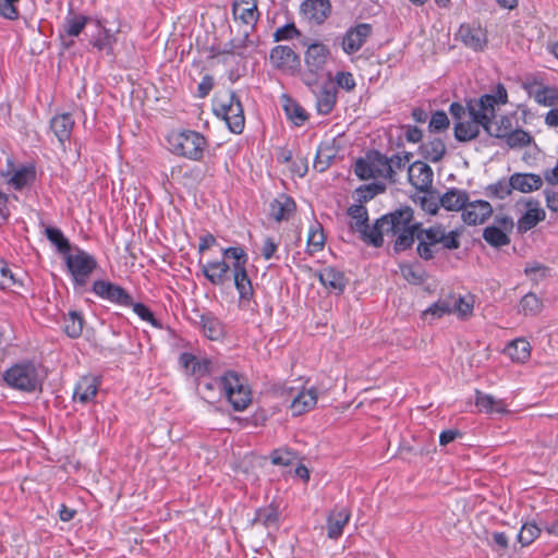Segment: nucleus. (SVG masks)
<instances>
[{
    "mask_svg": "<svg viewBox=\"0 0 558 558\" xmlns=\"http://www.w3.org/2000/svg\"><path fill=\"white\" fill-rule=\"evenodd\" d=\"M222 259L198 260L203 276L213 286H223L232 271L234 287L239 293L240 303L250 302L254 295L252 281L247 275L248 256L242 246L221 248Z\"/></svg>",
    "mask_w": 558,
    "mask_h": 558,
    "instance_id": "1",
    "label": "nucleus"
},
{
    "mask_svg": "<svg viewBox=\"0 0 558 558\" xmlns=\"http://www.w3.org/2000/svg\"><path fill=\"white\" fill-rule=\"evenodd\" d=\"M508 102V93L502 84H498L493 94H484L478 99L468 101V116L454 123V137L459 142H468L480 134V129H487L488 122L496 116V109Z\"/></svg>",
    "mask_w": 558,
    "mask_h": 558,
    "instance_id": "2",
    "label": "nucleus"
},
{
    "mask_svg": "<svg viewBox=\"0 0 558 558\" xmlns=\"http://www.w3.org/2000/svg\"><path fill=\"white\" fill-rule=\"evenodd\" d=\"M2 380L10 389L33 393L41 390L44 378L36 363L23 360L7 368L2 373Z\"/></svg>",
    "mask_w": 558,
    "mask_h": 558,
    "instance_id": "3",
    "label": "nucleus"
},
{
    "mask_svg": "<svg viewBox=\"0 0 558 558\" xmlns=\"http://www.w3.org/2000/svg\"><path fill=\"white\" fill-rule=\"evenodd\" d=\"M389 235L396 236L393 248L397 252L405 251L414 243L420 223L414 221L413 209L409 206L399 208L384 215Z\"/></svg>",
    "mask_w": 558,
    "mask_h": 558,
    "instance_id": "4",
    "label": "nucleus"
},
{
    "mask_svg": "<svg viewBox=\"0 0 558 558\" xmlns=\"http://www.w3.org/2000/svg\"><path fill=\"white\" fill-rule=\"evenodd\" d=\"M172 154L192 161H199L208 146L207 138L199 132L184 129L172 131L167 136Z\"/></svg>",
    "mask_w": 558,
    "mask_h": 558,
    "instance_id": "5",
    "label": "nucleus"
},
{
    "mask_svg": "<svg viewBox=\"0 0 558 558\" xmlns=\"http://www.w3.org/2000/svg\"><path fill=\"white\" fill-rule=\"evenodd\" d=\"M415 238L418 240L417 253L420 257L426 260L435 256L438 252V245L447 250H456L460 245L458 233L454 231L446 232L441 226L417 230Z\"/></svg>",
    "mask_w": 558,
    "mask_h": 558,
    "instance_id": "6",
    "label": "nucleus"
},
{
    "mask_svg": "<svg viewBox=\"0 0 558 558\" xmlns=\"http://www.w3.org/2000/svg\"><path fill=\"white\" fill-rule=\"evenodd\" d=\"M219 387L235 411H243L252 401L246 378L234 371H228L219 377Z\"/></svg>",
    "mask_w": 558,
    "mask_h": 558,
    "instance_id": "7",
    "label": "nucleus"
},
{
    "mask_svg": "<svg viewBox=\"0 0 558 558\" xmlns=\"http://www.w3.org/2000/svg\"><path fill=\"white\" fill-rule=\"evenodd\" d=\"M214 112L226 122L232 133L241 134L243 132L245 124L243 107L234 92L218 97L214 101Z\"/></svg>",
    "mask_w": 558,
    "mask_h": 558,
    "instance_id": "8",
    "label": "nucleus"
},
{
    "mask_svg": "<svg viewBox=\"0 0 558 558\" xmlns=\"http://www.w3.org/2000/svg\"><path fill=\"white\" fill-rule=\"evenodd\" d=\"M66 267L72 276L75 286L83 287L96 268L97 263L93 256L84 251H78L76 254H66Z\"/></svg>",
    "mask_w": 558,
    "mask_h": 558,
    "instance_id": "9",
    "label": "nucleus"
},
{
    "mask_svg": "<svg viewBox=\"0 0 558 558\" xmlns=\"http://www.w3.org/2000/svg\"><path fill=\"white\" fill-rule=\"evenodd\" d=\"M93 292L102 300L120 306H132L134 313L140 316V302L133 303L131 295L120 286L107 280H96L93 283Z\"/></svg>",
    "mask_w": 558,
    "mask_h": 558,
    "instance_id": "10",
    "label": "nucleus"
},
{
    "mask_svg": "<svg viewBox=\"0 0 558 558\" xmlns=\"http://www.w3.org/2000/svg\"><path fill=\"white\" fill-rule=\"evenodd\" d=\"M330 57L331 51L329 47L320 41H313L307 46L304 52V63L313 78L312 81H306V84L315 82L323 74Z\"/></svg>",
    "mask_w": 558,
    "mask_h": 558,
    "instance_id": "11",
    "label": "nucleus"
},
{
    "mask_svg": "<svg viewBox=\"0 0 558 558\" xmlns=\"http://www.w3.org/2000/svg\"><path fill=\"white\" fill-rule=\"evenodd\" d=\"M269 60L274 68L282 72L294 73L300 68L299 54L287 45L275 46L270 50Z\"/></svg>",
    "mask_w": 558,
    "mask_h": 558,
    "instance_id": "12",
    "label": "nucleus"
},
{
    "mask_svg": "<svg viewBox=\"0 0 558 558\" xmlns=\"http://www.w3.org/2000/svg\"><path fill=\"white\" fill-rule=\"evenodd\" d=\"M372 25L368 23H360L350 27L343 35L341 48L345 54L357 52L372 35Z\"/></svg>",
    "mask_w": 558,
    "mask_h": 558,
    "instance_id": "13",
    "label": "nucleus"
},
{
    "mask_svg": "<svg viewBox=\"0 0 558 558\" xmlns=\"http://www.w3.org/2000/svg\"><path fill=\"white\" fill-rule=\"evenodd\" d=\"M179 364L189 376L201 379L214 373V363L207 357H197L196 355L183 352L179 356Z\"/></svg>",
    "mask_w": 558,
    "mask_h": 558,
    "instance_id": "14",
    "label": "nucleus"
},
{
    "mask_svg": "<svg viewBox=\"0 0 558 558\" xmlns=\"http://www.w3.org/2000/svg\"><path fill=\"white\" fill-rule=\"evenodd\" d=\"M331 12L329 0H304L300 7L301 16L310 25H322Z\"/></svg>",
    "mask_w": 558,
    "mask_h": 558,
    "instance_id": "15",
    "label": "nucleus"
},
{
    "mask_svg": "<svg viewBox=\"0 0 558 558\" xmlns=\"http://www.w3.org/2000/svg\"><path fill=\"white\" fill-rule=\"evenodd\" d=\"M493 207L487 201L476 199L465 203L462 210V220L470 226L481 225L492 216Z\"/></svg>",
    "mask_w": 558,
    "mask_h": 558,
    "instance_id": "16",
    "label": "nucleus"
},
{
    "mask_svg": "<svg viewBox=\"0 0 558 558\" xmlns=\"http://www.w3.org/2000/svg\"><path fill=\"white\" fill-rule=\"evenodd\" d=\"M433 170L423 161H415L408 168V178L414 189L426 192L433 184Z\"/></svg>",
    "mask_w": 558,
    "mask_h": 558,
    "instance_id": "17",
    "label": "nucleus"
},
{
    "mask_svg": "<svg viewBox=\"0 0 558 558\" xmlns=\"http://www.w3.org/2000/svg\"><path fill=\"white\" fill-rule=\"evenodd\" d=\"M296 205L294 199L287 194H279L269 204V216L280 222L289 220L294 214Z\"/></svg>",
    "mask_w": 558,
    "mask_h": 558,
    "instance_id": "18",
    "label": "nucleus"
},
{
    "mask_svg": "<svg viewBox=\"0 0 558 558\" xmlns=\"http://www.w3.org/2000/svg\"><path fill=\"white\" fill-rule=\"evenodd\" d=\"M318 395L315 387L303 388L292 399L290 409L294 416L302 415L313 410L317 403Z\"/></svg>",
    "mask_w": 558,
    "mask_h": 558,
    "instance_id": "19",
    "label": "nucleus"
},
{
    "mask_svg": "<svg viewBox=\"0 0 558 558\" xmlns=\"http://www.w3.org/2000/svg\"><path fill=\"white\" fill-rule=\"evenodd\" d=\"M526 210L518 220V229L526 232L533 229L538 222L546 217L545 210L541 207L538 201L530 199L525 203Z\"/></svg>",
    "mask_w": 558,
    "mask_h": 558,
    "instance_id": "20",
    "label": "nucleus"
},
{
    "mask_svg": "<svg viewBox=\"0 0 558 558\" xmlns=\"http://www.w3.org/2000/svg\"><path fill=\"white\" fill-rule=\"evenodd\" d=\"M318 279L326 289L337 294L342 293L347 284L344 274L331 266L324 267L319 270Z\"/></svg>",
    "mask_w": 558,
    "mask_h": 558,
    "instance_id": "21",
    "label": "nucleus"
},
{
    "mask_svg": "<svg viewBox=\"0 0 558 558\" xmlns=\"http://www.w3.org/2000/svg\"><path fill=\"white\" fill-rule=\"evenodd\" d=\"M387 221L384 216L376 219L373 226L368 223L365 226V229L360 231L361 239L367 243L373 245L374 247H380L384 243V234L389 235L388 229L386 228Z\"/></svg>",
    "mask_w": 558,
    "mask_h": 558,
    "instance_id": "22",
    "label": "nucleus"
},
{
    "mask_svg": "<svg viewBox=\"0 0 558 558\" xmlns=\"http://www.w3.org/2000/svg\"><path fill=\"white\" fill-rule=\"evenodd\" d=\"M350 511L347 508L335 509L327 518V536L331 539H338L342 533L343 527L350 520Z\"/></svg>",
    "mask_w": 558,
    "mask_h": 558,
    "instance_id": "23",
    "label": "nucleus"
},
{
    "mask_svg": "<svg viewBox=\"0 0 558 558\" xmlns=\"http://www.w3.org/2000/svg\"><path fill=\"white\" fill-rule=\"evenodd\" d=\"M73 128L74 120L70 113L57 114L50 121V129L62 146L70 140Z\"/></svg>",
    "mask_w": 558,
    "mask_h": 558,
    "instance_id": "24",
    "label": "nucleus"
},
{
    "mask_svg": "<svg viewBox=\"0 0 558 558\" xmlns=\"http://www.w3.org/2000/svg\"><path fill=\"white\" fill-rule=\"evenodd\" d=\"M458 35L463 44L473 50H481L486 45V35L481 27L462 24Z\"/></svg>",
    "mask_w": 558,
    "mask_h": 558,
    "instance_id": "25",
    "label": "nucleus"
},
{
    "mask_svg": "<svg viewBox=\"0 0 558 558\" xmlns=\"http://www.w3.org/2000/svg\"><path fill=\"white\" fill-rule=\"evenodd\" d=\"M99 381L94 376L82 377L74 388L73 399L81 403L92 401L98 391Z\"/></svg>",
    "mask_w": 558,
    "mask_h": 558,
    "instance_id": "26",
    "label": "nucleus"
},
{
    "mask_svg": "<svg viewBox=\"0 0 558 558\" xmlns=\"http://www.w3.org/2000/svg\"><path fill=\"white\" fill-rule=\"evenodd\" d=\"M510 183L512 190L531 193L542 187L543 179L535 173H514L510 177Z\"/></svg>",
    "mask_w": 558,
    "mask_h": 558,
    "instance_id": "27",
    "label": "nucleus"
},
{
    "mask_svg": "<svg viewBox=\"0 0 558 558\" xmlns=\"http://www.w3.org/2000/svg\"><path fill=\"white\" fill-rule=\"evenodd\" d=\"M234 19L241 20L244 24H254L258 20L256 0H234L232 4Z\"/></svg>",
    "mask_w": 558,
    "mask_h": 558,
    "instance_id": "28",
    "label": "nucleus"
},
{
    "mask_svg": "<svg viewBox=\"0 0 558 558\" xmlns=\"http://www.w3.org/2000/svg\"><path fill=\"white\" fill-rule=\"evenodd\" d=\"M368 158L372 163L375 179L395 181V171L392 169V163L389 161V158L378 151L368 154Z\"/></svg>",
    "mask_w": 558,
    "mask_h": 558,
    "instance_id": "29",
    "label": "nucleus"
},
{
    "mask_svg": "<svg viewBox=\"0 0 558 558\" xmlns=\"http://www.w3.org/2000/svg\"><path fill=\"white\" fill-rule=\"evenodd\" d=\"M36 179V170L32 165L22 166L15 169L8 180V184L14 190H22L31 185Z\"/></svg>",
    "mask_w": 558,
    "mask_h": 558,
    "instance_id": "30",
    "label": "nucleus"
},
{
    "mask_svg": "<svg viewBox=\"0 0 558 558\" xmlns=\"http://www.w3.org/2000/svg\"><path fill=\"white\" fill-rule=\"evenodd\" d=\"M527 92L541 106L553 107L558 102V88L556 86L538 85L536 88L530 86Z\"/></svg>",
    "mask_w": 558,
    "mask_h": 558,
    "instance_id": "31",
    "label": "nucleus"
},
{
    "mask_svg": "<svg viewBox=\"0 0 558 558\" xmlns=\"http://www.w3.org/2000/svg\"><path fill=\"white\" fill-rule=\"evenodd\" d=\"M468 193L459 189H450L440 197V205L450 211L463 210L468 201Z\"/></svg>",
    "mask_w": 558,
    "mask_h": 558,
    "instance_id": "32",
    "label": "nucleus"
},
{
    "mask_svg": "<svg viewBox=\"0 0 558 558\" xmlns=\"http://www.w3.org/2000/svg\"><path fill=\"white\" fill-rule=\"evenodd\" d=\"M486 126L487 134L496 138L505 140L517 126V120L514 116H501L495 124L490 121Z\"/></svg>",
    "mask_w": 558,
    "mask_h": 558,
    "instance_id": "33",
    "label": "nucleus"
},
{
    "mask_svg": "<svg viewBox=\"0 0 558 558\" xmlns=\"http://www.w3.org/2000/svg\"><path fill=\"white\" fill-rule=\"evenodd\" d=\"M505 353L517 363H524L531 356V344L523 338L512 340L505 349Z\"/></svg>",
    "mask_w": 558,
    "mask_h": 558,
    "instance_id": "34",
    "label": "nucleus"
},
{
    "mask_svg": "<svg viewBox=\"0 0 558 558\" xmlns=\"http://www.w3.org/2000/svg\"><path fill=\"white\" fill-rule=\"evenodd\" d=\"M283 110L286 112L287 118L295 125L301 126L307 120L308 116L304 108L293 100L289 96H283Z\"/></svg>",
    "mask_w": 558,
    "mask_h": 558,
    "instance_id": "35",
    "label": "nucleus"
},
{
    "mask_svg": "<svg viewBox=\"0 0 558 558\" xmlns=\"http://www.w3.org/2000/svg\"><path fill=\"white\" fill-rule=\"evenodd\" d=\"M450 301L452 304V313L460 319H468L472 316L474 310V296L471 294L459 295L458 298L451 295Z\"/></svg>",
    "mask_w": 558,
    "mask_h": 558,
    "instance_id": "36",
    "label": "nucleus"
},
{
    "mask_svg": "<svg viewBox=\"0 0 558 558\" xmlns=\"http://www.w3.org/2000/svg\"><path fill=\"white\" fill-rule=\"evenodd\" d=\"M204 335L210 340H218L223 336V326L221 322L210 313L201 315V322Z\"/></svg>",
    "mask_w": 558,
    "mask_h": 558,
    "instance_id": "37",
    "label": "nucleus"
},
{
    "mask_svg": "<svg viewBox=\"0 0 558 558\" xmlns=\"http://www.w3.org/2000/svg\"><path fill=\"white\" fill-rule=\"evenodd\" d=\"M475 405L483 412L492 413H505L506 405L501 400H496L493 396L476 392Z\"/></svg>",
    "mask_w": 558,
    "mask_h": 558,
    "instance_id": "38",
    "label": "nucleus"
},
{
    "mask_svg": "<svg viewBox=\"0 0 558 558\" xmlns=\"http://www.w3.org/2000/svg\"><path fill=\"white\" fill-rule=\"evenodd\" d=\"M337 102V93L327 86L323 87L316 95V108L320 114H328Z\"/></svg>",
    "mask_w": 558,
    "mask_h": 558,
    "instance_id": "39",
    "label": "nucleus"
},
{
    "mask_svg": "<svg viewBox=\"0 0 558 558\" xmlns=\"http://www.w3.org/2000/svg\"><path fill=\"white\" fill-rule=\"evenodd\" d=\"M347 214L351 219L350 227L354 231L360 232L365 229L368 223V213L364 205L353 204L348 208Z\"/></svg>",
    "mask_w": 558,
    "mask_h": 558,
    "instance_id": "40",
    "label": "nucleus"
},
{
    "mask_svg": "<svg viewBox=\"0 0 558 558\" xmlns=\"http://www.w3.org/2000/svg\"><path fill=\"white\" fill-rule=\"evenodd\" d=\"M254 523L264 525L265 527H278L279 523V511L278 508L269 505L256 510L253 519Z\"/></svg>",
    "mask_w": 558,
    "mask_h": 558,
    "instance_id": "41",
    "label": "nucleus"
},
{
    "mask_svg": "<svg viewBox=\"0 0 558 558\" xmlns=\"http://www.w3.org/2000/svg\"><path fill=\"white\" fill-rule=\"evenodd\" d=\"M88 19L84 15L70 13L63 22L61 36L77 37L87 24Z\"/></svg>",
    "mask_w": 558,
    "mask_h": 558,
    "instance_id": "42",
    "label": "nucleus"
},
{
    "mask_svg": "<svg viewBox=\"0 0 558 558\" xmlns=\"http://www.w3.org/2000/svg\"><path fill=\"white\" fill-rule=\"evenodd\" d=\"M326 236L320 223L315 222L311 225L307 236V251L311 255L324 248Z\"/></svg>",
    "mask_w": 558,
    "mask_h": 558,
    "instance_id": "43",
    "label": "nucleus"
},
{
    "mask_svg": "<svg viewBox=\"0 0 558 558\" xmlns=\"http://www.w3.org/2000/svg\"><path fill=\"white\" fill-rule=\"evenodd\" d=\"M504 141L509 148L520 149L529 146L533 141V136L530 134V132L524 131L517 125L514 130L505 137Z\"/></svg>",
    "mask_w": 558,
    "mask_h": 558,
    "instance_id": "44",
    "label": "nucleus"
},
{
    "mask_svg": "<svg viewBox=\"0 0 558 558\" xmlns=\"http://www.w3.org/2000/svg\"><path fill=\"white\" fill-rule=\"evenodd\" d=\"M483 239L494 247H501L510 243V238L499 227L488 226L483 231Z\"/></svg>",
    "mask_w": 558,
    "mask_h": 558,
    "instance_id": "45",
    "label": "nucleus"
},
{
    "mask_svg": "<svg viewBox=\"0 0 558 558\" xmlns=\"http://www.w3.org/2000/svg\"><path fill=\"white\" fill-rule=\"evenodd\" d=\"M541 531V527L535 522H525L517 535L518 542L522 546H529L539 536Z\"/></svg>",
    "mask_w": 558,
    "mask_h": 558,
    "instance_id": "46",
    "label": "nucleus"
},
{
    "mask_svg": "<svg viewBox=\"0 0 558 558\" xmlns=\"http://www.w3.org/2000/svg\"><path fill=\"white\" fill-rule=\"evenodd\" d=\"M21 287L22 282L13 274L8 263L0 259V290H11L13 287Z\"/></svg>",
    "mask_w": 558,
    "mask_h": 558,
    "instance_id": "47",
    "label": "nucleus"
},
{
    "mask_svg": "<svg viewBox=\"0 0 558 558\" xmlns=\"http://www.w3.org/2000/svg\"><path fill=\"white\" fill-rule=\"evenodd\" d=\"M449 314H452V304L450 301V296L437 300L423 312V315L425 317L430 315L434 318H441L445 315Z\"/></svg>",
    "mask_w": 558,
    "mask_h": 558,
    "instance_id": "48",
    "label": "nucleus"
},
{
    "mask_svg": "<svg viewBox=\"0 0 558 558\" xmlns=\"http://www.w3.org/2000/svg\"><path fill=\"white\" fill-rule=\"evenodd\" d=\"M519 306L524 315H536L542 311L543 303L536 294L529 292L521 299Z\"/></svg>",
    "mask_w": 558,
    "mask_h": 558,
    "instance_id": "49",
    "label": "nucleus"
},
{
    "mask_svg": "<svg viewBox=\"0 0 558 558\" xmlns=\"http://www.w3.org/2000/svg\"><path fill=\"white\" fill-rule=\"evenodd\" d=\"M424 154L432 162L440 161L446 154L445 143L439 138L429 141L424 145Z\"/></svg>",
    "mask_w": 558,
    "mask_h": 558,
    "instance_id": "50",
    "label": "nucleus"
},
{
    "mask_svg": "<svg viewBox=\"0 0 558 558\" xmlns=\"http://www.w3.org/2000/svg\"><path fill=\"white\" fill-rule=\"evenodd\" d=\"M64 331L71 338H77L83 331V317L76 313L71 312L64 319Z\"/></svg>",
    "mask_w": 558,
    "mask_h": 558,
    "instance_id": "51",
    "label": "nucleus"
},
{
    "mask_svg": "<svg viewBox=\"0 0 558 558\" xmlns=\"http://www.w3.org/2000/svg\"><path fill=\"white\" fill-rule=\"evenodd\" d=\"M47 239L57 246L59 252L68 254L70 252V243L64 238L62 231L58 228L49 227L45 230Z\"/></svg>",
    "mask_w": 558,
    "mask_h": 558,
    "instance_id": "52",
    "label": "nucleus"
},
{
    "mask_svg": "<svg viewBox=\"0 0 558 558\" xmlns=\"http://www.w3.org/2000/svg\"><path fill=\"white\" fill-rule=\"evenodd\" d=\"M333 157L331 148L319 147L314 159V168L319 172L325 171L330 166Z\"/></svg>",
    "mask_w": 558,
    "mask_h": 558,
    "instance_id": "53",
    "label": "nucleus"
},
{
    "mask_svg": "<svg viewBox=\"0 0 558 558\" xmlns=\"http://www.w3.org/2000/svg\"><path fill=\"white\" fill-rule=\"evenodd\" d=\"M512 192L510 180H500L494 184L487 186V195L490 197H496L499 199H504L509 196Z\"/></svg>",
    "mask_w": 558,
    "mask_h": 558,
    "instance_id": "54",
    "label": "nucleus"
},
{
    "mask_svg": "<svg viewBox=\"0 0 558 558\" xmlns=\"http://www.w3.org/2000/svg\"><path fill=\"white\" fill-rule=\"evenodd\" d=\"M247 35L243 37L233 38L226 44L223 52L244 57L246 52Z\"/></svg>",
    "mask_w": 558,
    "mask_h": 558,
    "instance_id": "55",
    "label": "nucleus"
},
{
    "mask_svg": "<svg viewBox=\"0 0 558 558\" xmlns=\"http://www.w3.org/2000/svg\"><path fill=\"white\" fill-rule=\"evenodd\" d=\"M354 173L362 180L375 179L368 155L365 158L356 160L354 165Z\"/></svg>",
    "mask_w": 558,
    "mask_h": 558,
    "instance_id": "56",
    "label": "nucleus"
},
{
    "mask_svg": "<svg viewBox=\"0 0 558 558\" xmlns=\"http://www.w3.org/2000/svg\"><path fill=\"white\" fill-rule=\"evenodd\" d=\"M300 36V31L296 28L294 23H288L276 29L274 33L275 41L292 40Z\"/></svg>",
    "mask_w": 558,
    "mask_h": 558,
    "instance_id": "57",
    "label": "nucleus"
},
{
    "mask_svg": "<svg viewBox=\"0 0 558 558\" xmlns=\"http://www.w3.org/2000/svg\"><path fill=\"white\" fill-rule=\"evenodd\" d=\"M335 83L339 88H342L345 92H352L356 86L353 74L347 71L337 72L335 75Z\"/></svg>",
    "mask_w": 558,
    "mask_h": 558,
    "instance_id": "58",
    "label": "nucleus"
},
{
    "mask_svg": "<svg viewBox=\"0 0 558 558\" xmlns=\"http://www.w3.org/2000/svg\"><path fill=\"white\" fill-rule=\"evenodd\" d=\"M488 545L494 551L502 553L509 546V538L505 532L495 531L492 533L490 539H488Z\"/></svg>",
    "mask_w": 558,
    "mask_h": 558,
    "instance_id": "59",
    "label": "nucleus"
},
{
    "mask_svg": "<svg viewBox=\"0 0 558 558\" xmlns=\"http://www.w3.org/2000/svg\"><path fill=\"white\" fill-rule=\"evenodd\" d=\"M449 126V119L445 111H436L432 114L428 128L434 132H441Z\"/></svg>",
    "mask_w": 558,
    "mask_h": 558,
    "instance_id": "60",
    "label": "nucleus"
},
{
    "mask_svg": "<svg viewBox=\"0 0 558 558\" xmlns=\"http://www.w3.org/2000/svg\"><path fill=\"white\" fill-rule=\"evenodd\" d=\"M279 247V243L275 241L274 238L267 236L263 241V245L260 247V254L264 257V259L269 260L272 258L279 259V256L277 255Z\"/></svg>",
    "mask_w": 558,
    "mask_h": 558,
    "instance_id": "61",
    "label": "nucleus"
},
{
    "mask_svg": "<svg viewBox=\"0 0 558 558\" xmlns=\"http://www.w3.org/2000/svg\"><path fill=\"white\" fill-rule=\"evenodd\" d=\"M20 0H0V15L7 20H17L19 11L16 4Z\"/></svg>",
    "mask_w": 558,
    "mask_h": 558,
    "instance_id": "62",
    "label": "nucleus"
},
{
    "mask_svg": "<svg viewBox=\"0 0 558 558\" xmlns=\"http://www.w3.org/2000/svg\"><path fill=\"white\" fill-rule=\"evenodd\" d=\"M401 274L403 278L413 284H420L424 281V274L420 268L411 265L402 266Z\"/></svg>",
    "mask_w": 558,
    "mask_h": 558,
    "instance_id": "63",
    "label": "nucleus"
},
{
    "mask_svg": "<svg viewBox=\"0 0 558 558\" xmlns=\"http://www.w3.org/2000/svg\"><path fill=\"white\" fill-rule=\"evenodd\" d=\"M142 322L149 324L153 328L162 331L166 326L159 317H157L147 306L142 304Z\"/></svg>",
    "mask_w": 558,
    "mask_h": 558,
    "instance_id": "64",
    "label": "nucleus"
}]
</instances>
